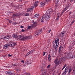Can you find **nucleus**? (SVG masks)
<instances>
[{"instance_id": "1", "label": "nucleus", "mask_w": 75, "mask_h": 75, "mask_svg": "<svg viewBox=\"0 0 75 75\" xmlns=\"http://www.w3.org/2000/svg\"><path fill=\"white\" fill-rule=\"evenodd\" d=\"M54 41L55 44L53 45V46L55 49L57 50H58L57 47H58V45H59V38H57L54 40Z\"/></svg>"}, {"instance_id": "2", "label": "nucleus", "mask_w": 75, "mask_h": 75, "mask_svg": "<svg viewBox=\"0 0 75 75\" xmlns=\"http://www.w3.org/2000/svg\"><path fill=\"white\" fill-rule=\"evenodd\" d=\"M18 38L21 40H23V41H25L28 38V37L23 35H19L18 36Z\"/></svg>"}, {"instance_id": "3", "label": "nucleus", "mask_w": 75, "mask_h": 75, "mask_svg": "<svg viewBox=\"0 0 75 75\" xmlns=\"http://www.w3.org/2000/svg\"><path fill=\"white\" fill-rule=\"evenodd\" d=\"M46 19L45 20L46 21H48L50 20V17H51V14L46 13Z\"/></svg>"}, {"instance_id": "4", "label": "nucleus", "mask_w": 75, "mask_h": 75, "mask_svg": "<svg viewBox=\"0 0 75 75\" xmlns=\"http://www.w3.org/2000/svg\"><path fill=\"white\" fill-rule=\"evenodd\" d=\"M42 32V29H40V30L36 32L35 33V36L37 37V36L39 35V34H41Z\"/></svg>"}, {"instance_id": "5", "label": "nucleus", "mask_w": 75, "mask_h": 75, "mask_svg": "<svg viewBox=\"0 0 75 75\" xmlns=\"http://www.w3.org/2000/svg\"><path fill=\"white\" fill-rule=\"evenodd\" d=\"M46 17V16H45V15H44L43 16L42 18L40 19V22H44V21L45 20V18Z\"/></svg>"}, {"instance_id": "6", "label": "nucleus", "mask_w": 75, "mask_h": 75, "mask_svg": "<svg viewBox=\"0 0 75 75\" xmlns=\"http://www.w3.org/2000/svg\"><path fill=\"white\" fill-rule=\"evenodd\" d=\"M65 34V32L63 31L61 33H60L59 34V37H64V36Z\"/></svg>"}, {"instance_id": "7", "label": "nucleus", "mask_w": 75, "mask_h": 75, "mask_svg": "<svg viewBox=\"0 0 75 75\" xmlns=\"http://www.w3.org/2000/svg\"><path fill=\"white\" fill-rule=\"evenodd\" d=\"M46 3V1L45 0H44L42 2L40 3V7H43L44 5H45V4Z\"/></svg>"}, {"instance_id": "8", "label": "nucleus", "mask_w": 75, "mask_h": 75, "mask_svg": "<svg viewBox=\"0 0 75 75\" xmlns=\"http://www.w3.org/2000/svg\"><path fill=\"white\" fill-rule=\"evenodd\" d=\"M52 11H53V10L52 9L50 8L49 9H48V10L47 11L46 13H47V14H51V12H52Z\"/></svg>"}, {"instance_id": "9", "label": "nucleus", "mask_w": 75, "mask_h": 75, "mask_svg": "<svg viewBox=\"0 0 75 75\" xmlns=\"http://www.w3.org/2000/svg\"><path fill=\"white\" fill-rule=\"evenodd\" d=\"M13 8L14 10H16V9H19L20 8H21V6H20L17 5L13 6Z\"/></svg>"}, {"instance_id": "10", "label": "nucleus", "mask_w": 75, "mask_h": 75, "mask_svg": "<svg viewBox=\"0 0 75 75\" xmlns=\"http://www.w3.org/2000/svg\"><path fill=\"white\" fill-rule=\"evenodd\" d=\"M26 65H28V64H31L32 63V61L30 60H29L28 61H26L25 62Z\"/></svg>"}, {"instance_id": "11", "label": "nucleus", "mask_w": 75, "mask_h": 75, "mask_svg": "<svg viewBox=\"0 0 75 75\" xmlns=\"http://www.w3.org/2000/svg\"><path fill=\"white\" fill-rule=\"evenodd\" d=\"M34 9V6H32L30 7V8L28 9V11L30 12L32 11Z\"/></svg>"}, {"instance_id": "12", "label": "nucleus", "mask_w": 75, "mask_h": 75, "mask_svg": "<svg viewBox=\"0 0 75 75\" xmlns=\"http://www.w3.org/2000/svg\"><path fill=\"white\" fill-rule=\"evenodd\" d=\"M9 47V46H8V44H7L6 45H4L3 47V49H4V50H6V49H7V48H8Z\"/></svg>"}, {"instance_id": "13", "label": "nucleus", "mask_w": 75, "mask_h": 75, "mask_svg": "<svg viewBox=\"0 0 75 75\" xmlns=\"http://www.w3.org/2000/svg\"><path fill=\"white\" fill-rule=\"evenodd\" d=\"M37 25V22H35L33 23V25L31 26L33 28L35 27Z\"/></svg>"}, {"instance_id": "14", "label": "nucleus", "mask_w": 75, "mask_h": 75, "mask_svg": "<svg viewBox=\"0 0 75 75\" xmlns=\"http://www.w3.org/2000/svg\"><path fill=\"white\" fill-rule=\"evenodd\" d=\"M54 62L55 64H56L57 65V64H59V62L58 60V59H56L55 60V61H54Z\"/></svg>"}, {"instance_id": "15", "label": "nucleus", "mask_w": 75, "mask_h": 75, "mask_svg": "<svg viewBox=\"0 0 75 75\" xmlns=\"http://www.w3.org/2000/svg\"><path fill=\"white\" fill-rule=\"evenodd\" d=\"M39 16H40L39 14H36L35 15L34 18H38V17H40Z\"/></svg>"}, {"instance_id": "16", "label": "nucleus", "mask_w": 75, "mask_h": 75, "mask_svg": "<svg viewBox=\"0 0 75 75\" xmlns=\"http://www.w3.org/2000/svg\"><path fill=\"white\" fill-rule=\"evenodd\" d=\"M67 59H70L71 58V55L69 53L67 55Z\"/></svg>"}, {"instance_id": "17", "label": "nucleus", "mask_w": 75, "mask_h": 75, "mask_svg": "<svg viewBox=\"0 0 75 75\" xmlns=\"http://www.w3.org/2000/svg\"><path fill=\"white\" fill-rule=\"evenodd\" d=\"M10 38V36L9 35H6V36H5V38H4V39L5 40H6V39H8V38Z\"/></svg>"}, {"instance_id": "18", "label": "nucleus", "mask_w": 75, "mask_h": 75, "mask_svg": "<svg viewBox=\"0 0 75 75\" xmlns=\"http://www.w3.org/2000/svg\"><path fill=\"white\" fill-rule=\"evenodd\" d=\"M20 15H18V14H15L12 16L14 17H19Z\"/></svg>"}, {"instance_id": "19", "label": "nucleus", "mask_w": 75, "mask_h": 75, "mask_svg": "<svg viewBox=\"0 0 75 75\" xmlns=\"http://www.w3.org/2000/svg\"><path fill=\"white\" fill-rule=\"evenodd\" d=\"M34 52V50H33L30 51L29 52H28V54H32V53H33Z\"/></svg>"}, {"instance_id": "20", "label": "nucleus", "mask_w": 75, "mask_h": 75, "mask_svg": "<svg viewBox=\"0 0 75 75\" xmlns=\"http://www.w3.org/2000/svg\"><path fill=\"white\" fill-rule=\"evenodd\" d=\"M65 11H66V8L65 7L64 10L61 12V14H63V13H64Z\"/></svg>"}, {"instance_id": "21", "label": "nucleus", "mask_w": 75, "mask_h": 75, "mask_svg": "<svg viewBox=\"0 0 75 75\" xmlns=\"http://www.w3.org/2000/svg\"><path fill=\"white\" fill-rule=\"evenodd\" d=\"M12 37L13 38H17V35H16L15 34H13L12 35Z\"/></svg>"}, {"instance_id": "22", "label": "nucleus", "mask_w": 75, "mask_h": 75, "mask_svg": "<svg viewBox=\"0 0 75 75\" xmlns=\"http://www.w3.org/2000/svg\"><path fill=\"white\" fill-rule=\"evenodd\" d=\"M59 15H60V14L59 13L58 14L57 17V18H56V20L57 21H58V20L59 19Z\"/></svg>"}, {"instance_id": "23", "label": "nucleus", "mask_w": 75, "mask_h": 75, "mask_svg": "<svg viewBox=\"0 0 75 75\" xmlns=\"http://www.w3.org/2000/svg\"><path fill=\"white\" fill-rule=\"evenodd\" d=\"M13 74H14V73L13 72L10 71H9L8 75H13Z\"/></svg>"}, {"instance_id": "24", "label": "nucleus", "mask_w": 75, "mask_h": 75, "mask_svg": "<svg viewBox=\"0 0 75 75\" xmlns=\"http://www.w3.org/2000/svg\"><path fill=\"white\" fill-rule=\"evenodd\" d=\"M9 47H12L13 46V43H9L8 44Z\"/></svg>"}, {"instance_id": "25", "label": "nucleus", "mask_w": 75, "mask_h": 75, "mask_svg": "<svg viewBox=\"0 0 75 75\" xmlns=\"http://www.w3.org/2000/svg\"><path fill=\"white\" fill-rule=\"evenodd\" d=\"M12 43V46H14V45H17V42H13Z\"/></svg>"}, {"instance_id": "26", "label": "nucleus", "mask_w": 75, "mask_h": 75, "mask_svg": "<svg viewBox=\"0 0 75 75\" xmlns=\"http://www.w3.org/2000/svg\"><path fill=\"white\" fill-rule=\"evenodd\" d=\"M5 37V36H4V35H1V36L0 37V38L1 39H3V40H5L4 39Z\"/></svg>"}, {"instance_id": "27", "label": "nucleus", "mask_w": 75, "mask_h": 75, "mask_svg": "<svg viewBox=\"0 0 75 75\" xmlns=\"http://www.w3.org/2000/svg\"><path fill=\"white\" fill-rule=\"evenodd\" d=\"M48 59L49 61H51V56L50 54H49L48 56Z\"/></svg>"}, {"instance_id": "28", "label": "nucleus", "mask_w": 75, "mask_h": 75, "mask_svg": "<svg viewBox=\"0 0 75 75\" xmlns=\"http://www.w3.org/2000/svg\"><path fill=\"white\" fill-rule=\"evenodd\" d=\"M69 67H66V72H68V70H69Z\"/></svg>"}, {"instance_id": "29", "label": "nucleus", "mask_w": 75, "mask_h": 75, "mask_svg": "<svg viewBox=\"0 0 75 75\" xmlns=\"http://www.w3.org/2000/svg\"><path fill=\"white\" fill-rule=\"evenodd\" d=\"M62 47V46H60V47H59V52L60 51H61V48Z\"/></svg>"}, {"instance_id": "30", "label": "nucleus", "mask_w": 75, "mask_h": 75, "mask_svg": "<svg viewBox=\"0 0 75 75\" xmlns=\"http://www.w3.org/2000/svg\"><path fill=\"white\" fill-rule=\"evenodd\" d=\"M73 72V74L74 75H75V69L74 68Z\"/></svg>"}, {"instance_id": "31", "label": "nucleus", "mask_w": 75, "mask_h": 75, "mask_svg": "<svg viewBox=\"0 0 75 75\" xmlns=\"http://www.w3.org/2000/svg\"><path fill=\"white\" fill-rule=\"evenodd\" d=\"M34 6L35 7H37V6H38V4H36V3H34Z\"/></svg>"}, {"instance_id": "32", "label": "nucleus", "mask_w": 75, "mask_h": 75, "mask_svg": "<svg viewBox=\"0 0 75 75\" xmlns=\"http://www.w3.org/2000/svg\"><path fill=\"white\" fill-rule=\"evenodd\" d=\"M55 4H56V6H58V5L59 4V3H58V2H57V1H56Z\"/></svg>"}, {"instance_id": "33", "label": "nucleus", "mask_w": 75, "mask_h": 75, "mask_svg": "<svg viewBox=\"0 0 75 75\" xmlns=\"http://www.w3.org/2000/svg\"><path fill=\"white\" fill-rule=\"evenodd\" d=\"M25 15L26 16H29V13H26L25 14Z\"/></svg>"}, {"instance_id": "34", "label": "nucleus", "mask_w": 75, "mask_h": 75, "mask_svg": "<svg viewBox=\"0 0 75 75\" xmlns=\"http://www.w3.org/2000/svg\"><path fill=\"white\" fill-rule=\"evenodd\" d=\"M50 66H51V65H50V64H49V65H48L47 67V68L48 69V68H50Z\"/></svg>"}, {"instance_id": "35", "label": "nucleus", "mask_w": 75, "mask_h": 75, "mask_svg": "<svg viewBox=\"0 0 75 75\" xmlns=\"http://www.w3.org/2000/svg\"><path fill=\"white\" fill-rule=\"evenodd\" d=\"M9 71H7L5 72V74H8L9 73Z\"/></svg>"}, {"instance_id": "36", "label": "nucleus", "mask_w": 75, "mask_h": 75, "mask_svg": "<svg viewBox=\"0 0 75 75\" xmlns=\"http://www.w3.org/2000/svg\"><path fill=\"white\" fill-rule=\"evenodd\" d=\"M72 71V69H70L69 70V73L71 72V71Z\"/></svg>"}, {"instance_id": "37", "label": "nucleus", "mask_w": 75, "mask_h": 75, "mask_svg": "<svg viewBox=\"0 0 75 75\" xmlns=\"http://www.w3.org/2000/svg\"><path fill=\"white\" fill-rule=\"evenodd\" d=\"M51 31V29H50V30H48V32L49 33H50Z\"/></svg>"}, {"instance_id": "38", "label": "nucleus", "mask_w": 75, "mask_h": 75, "mask_svg": "<svg viewBox=\"0 0 75 75\" xmlns=\"http://www.w3.org/2000/svg\"><path fill=\"white\" fill-rule=\"evenodd\" d=\"M46 53V52H43V56H44L45 55V54Z\"/></svg>"}, {"instance_id": "39", "label": "nucleus", "mask_w": 75, "mask_h": 75, "mask_svg": "<svg viewBox=\"0 0 75 75\" xmlns=\"http://www.w3.org/2000/svg\"><path fill=\"white\" fill-rule=\"evenodd\" d=\"M65 74H66V69H65V71L63 72V74H64V75H65Z\"/></svg>"}, {"instance_id": "40", "label": "nucleus", "mask_w": 75, "mask_h": 75, "mask_svg": "<svg viewBox=\"0 0 75 75\" xmlns=\"http://www.w3.org/2000/svg\"><path fill=\"white\" fill-rule=\"evenodd\" d=\"M65 67H66V64H65L64 67H63L62 70H63V69H64V68H65Z\"/></svg>"}, {"instance_id": "41", "label": "nucleus", "mask_w": 75, "mask_h": 75, "mask_svg": "<svg viewBox=\"0 0 75 75\" xmlns=\"http://www.w3.org/2000/svg\"><path fill=\"white\" fill-rule=\"evenodd\" d=\"M12 24H13V25H14V24L16 25V24L17 23L16 22H14Z\"/></svg>"}, {"instance_id": "42", "label": "nucleus", "mask_w": 75, "mask_h": 75, "mask_svg": "<svg viewBox=\"0 0 75 75\" xmlns=\"http://www.w3.org/2000/svg\"><path fill=\"white\" fill-rule=\"evenodd\" d=\"M30 28H31V26H28V29H30Z\"/></svg>"}, {"instance_id": "43", "label": "nucleus", "mask_w": 75, "mask_h": 75, "mask_svg": "<svg viewBox=\"0 0 75 75\" xmlns=\"http://www.w3.org/2000/svg\"><path fill=\"white\" fill-rule=\"evenodd\" d=\"M9 23H10V24H13V23H12V21H9Z\"/></svg>"}, {"instance_id": "44", "label": "nucleus", "mask_w": 75, "mask_h": 75, "mask_svg": "<svg viewBox=\"0 0 75 75\" xmlns=\"http://www.w3.org/2000/svg\"><path fill=\"white\" fill-rule=\"evenodd\" d=\"M74 22H75V21L74 20L71 23V24H73V23H74Z\"/></svg>"}, {"instance_id": "45", "label": "nucleus", "mask_w": 75, "mask_h": 75, "mask_svg": "<svg viewBox=\"0 0 75 75\" xmlns=\"http://www.w3.org/2000/svg\"><path fill=\"white\" fill-rule=\"evenodd\" d=\"M21 62H23V63H24V61L23 60H21Z\"/></svg>"}, {"instance_id": "46", "label": "nucleus", "mask_w": 75, "mask_h": 75, "mask_svg": "<svg viewBox=\"0 0 75 75\" xmlns=\"http://www.w3.org/2000/svg\"><path fill=\"white\" fill-rule=\"evenodd\" d=\"M22 31V32H24V31H25V30H24L22 29L21 30Z\"/></svg>"}, {"instance_id": "47", "label": "nucleus", "mask_w": 75, "mask_h": 75, "mask_svg": "<svg viewBox=\"0 0 75 75\" xmlns=\"http://www.w3.org/2000/svg\"><path fill=\"white\" fill-rule=\"evenodd\" d=\"M21 28H24V27H23V26H21Z\"/></svg>"}, {"instance_id": "48", "label": "nucleus", "mask_w": 75, "mask_h": 75, "mask_svg": "<svg viewBox=\"0 0 75 75\" xmlns=\"http://www.w3.org/2000/svg\"><path fill=\"white\" fill-rule=\"evenodd\" d=\"M69 16H71V12H70V13L69 14Z\"/></svg>"}, {"instance_id": "49", "label": "nucleus", "mask_w": 75, "mask_h": 75, "mask_svg": "<svg viewBox=\"0 0 75 75\" xmlns=\"http://www.w3.org/2000/svg\"><path fill=\"white\" fill-rule=\"evenodd\" d=\"M38 3V1H36L35 3H36L37 4V3Z\"/></svg>"}, {"instance_id": "50", "label": "nucleus", "mask_w": 75, "mask_h": 75, "mask_svg": "<svg viewBox=\"0 0 75 75\" xmlns=\"http://www.w3.org/2000/svg\"><path fill=\"white\" fill-rule=\"evenodd\" d=\"M8 57H11V55H10V54H8Z\"/></svg>"}, {"instance_id": "51", "label": "nucleus", "mask_w": 75, "mask_h": 75, "mask_svg": "<svg viewBox=\"0 0 75 75\" xmlns=\"http://www.w3.org/2000/svg\"><path fill=\"white\" fill-rule=\"evenodd\" d=\"M72 1H73V0H71L70 1L71 3H72Z\"/></svg>"}, {"instance_id": "52", "label": "nucleus", "mask_w": 75, "mask_h": 75, "mask_svg": "<svg viewBox=\"0 0 75 75\" xmlns=\"http://www.w3.org/2000/svg\"><path fill=\"white\" fill-rule=\"evenodd\" d=\"M74 56L72 55V57H71V58H74Z\"/></svg>"}, {"instance_id": "53", "label": "nucleus", "mask_w": 75, "mask_h": 75, "mask_svg": "<svg viewBox=\"0 0 75 75\" xmlns=\"http://www.w3.org/2000/svg\"><path fill=\"white\" fill-rule=\"evenodd\" d=\"M46 1H49V0H46Z\"/></svg>"}, {"instance_id": "54", "label": "nucleus", "mask_w": 75, "mask_h": 75, "mask_svg": "<svg viewBox=\"0 0 75 75\" xmlns=\"http://www.w3.org/2000/svg\"><path fill=\"white\" fill-rule=\"evenodd\" d=\"M74 1H75V0H74Z\"/></svg>"}, {"instance_id": "55", "label": "nucleus", "mask_w": 75, "mask_h": 75, "mask_svg": "<svg viewBox=\"0 0 75 75\" xmlns=\"http://www.w3.org/2000/svg\"><path fill=\"white\" fill-rule=\"evenodd\" d=\"M69 75V74H68L67 75Z\"/></svg>"}, {"instance_id": "56", "label": "nucleus", "mask_w": 75, "mask_h": 75, "mask_svg": "<svg viewBox=\"0 0 75 75\" xmlns=\"http://www.w3.org/2000/svg\"><path fill=\"white\" fill-rule=\"evenodd\" d=\"M0 51H1V50H0Z\"/></svg>"}, {"instance_id": "57", "label": "nucleus", "mask_w": 75, "mask_h": 75, "mask_svg": "<svg viewBox=\"0 0 75 75\" xmlns=\"http://www.w3.org/2000/svg\"><path fill=\"white\" fill-rule=\"evenodd\" d=\"M74 17H75V16H74Z\"/></svg>"}]
</instances>
